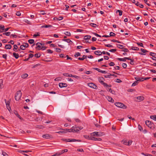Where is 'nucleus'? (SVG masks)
I'll use <instances>...</instances> for the list:
<instances>
[{"mask_svg": "<svg viewBox=\"0 0 156 156\" xmlns=\"http://www.w3.org/2000/svg\"><path fill=\"white\" fill-rule=\"evenodd\" d=\"M107 98L108 101L112 102H114V100L111 97L109 96H108L107 97Z\"/></svg>", "mask_w": 156, "mask_h": 156, "instance_id": "a211bd4d", "label": "nucleus"}, {"mask_svg": "<svg viewBox=\"0 0 156 156\" xmlns=\"http://www.w3.org/2000/svg\"><path fill=\"white\" fill-rule=\"evenodd\" d=\"M93 140L95 141H101L102 140V139L100 137L97 138L94 137V138H93Z\"/></svg>", "mask_w": 156, "mask_h": 156, "instance_id": "7c9ffc66", "label": "nucleus"}, {"mask_svg": "<svg viewBox=\"0 0 156 156\" xmlns=\"http://www.w3.org/2000/svg\"><path fill=\"white\" fill-rule=\"evenodd\" d=\"M13 50L15 51H17V50L18 48L17 45L16 44H15L13 45Z\"/></svg>", "mask_w": 156, "mask_h": 156, "instance_id": "bb28decb", "label": "nucleus"}, {"mask_svg": "<svg viewBox=\"0 0 156 156\" xmlns=\"http://www.w3.org/2000/svg\"><path fill=\"white\" fill-rule=\"evenodd\" d=\"M3 80L2 79L0 80V89H2L3 87Z\"/></svg>", "mask_w": 156, "mask_h": 156, "instance_id": "c756f323", "label": "nucleus"}, {"mask_svg": "<svg viewBox=\"0 0 156 156\" xmlns=\"http://www.w3.org/2000/svg\"><path fill=\"white\" fill-rule=\"evenodd\" d=\"M41 56V55L39 53L36 54L34 55V56L37 58H38L40 57Z\"/></svg>", "mask_w": 156, "mask_h": 156, "instance_id": "4c0bfd02", "label": "nucleus"}, {"mask_svg": "<svg viewBox=\"0 0 156 156\" xmlns=\"http://www.w3.org/2000/svg\"><path fill=\"white\" fill-rule=\"evenodd\" d=\"M131 49L133 50H136V51H138L139 50V49L137 47H132L131 48Z\"/></svg>", "mask_w": 156, "mask_h": 156, "instance_id": "37998d69", "label": "nucleus"}, {"mask_svg": "<svg viewBox=\"0 0 156 156\" xmlns=\"http://www.w3.org/2000/svg\"><path fill=\"white\" fill-rule=\"evenodd\" d=\"M5 101L6 105L7 108L8 110L10 112V111L11 110V107L9 106L10 102L9 101H6V99H5Z\"/></svg>", "mask_w": 156, "mask_h": 156, "instance_id": "9d476101", "label": "nucleus"}, {"mask_svg": "<svg viewBox=\"0 0 156 156\" xmlns=\"http://www.w3.org/2000/svg\"><path fill=\"white\" fill-rule=\"evenodd\" d=\"M130 60H130V64L131 65H133L134 64V61H133V60L132 59H131L130 58Z\"/></svg>", "mask_w": 156, "mask_h": 156, "instance_id": "69168bd1", "label": "nucleus"}, {"mask_svg": "<svg viewBox=\"0 0 156 156\" xmlns=\"http://www.w3.org/2000/svg\"><path fill=\"white\" fill-rule=\"evenodd\" d=\"M87 57V55H83V56L82 58L79 57L78 58V59L80 60H83L84 59L86 58Z\"/></svg>", "mask_w": 156, "mask_h": 156, "instance_id": "412c9836", "label": "nucleus"}, {"mask_svg": "<svg viewBox=\"0 0 156 156\" xmlns=\"http://www.w3.org/2000/svg\"><path fill=\"white\" fill-rule=\"evenodd\" d=\"M94 54L97 55H102L101 52L100 51H97L94 52Z\"/></svg>", "mask_w": 156, "mask_h": 156, "instance_id": "f3484780", "label": "nucleus"}, {"mask_svg": "<svg viewBox=\"0 0 156 156\" xmlns=\"http://www.w3.org/2000/svg\"><path fill=\"white\" fill-rule=\"evenodd\" d=\"M23 45L25 48H27L29 46V44L27 43H23Z\"/></svg>", "mask_w": 156, "mask_h": 156, "instance_id": "a19ab883", "label": "nucleus"}, {"mask_svg": "<svg viewBox=\"0 0 156 156\" xmlns=\"http://www.w3.org/2000/svg\"><path fill=\"white\" fill-rule=\"evenodd\" d=\"M59 87L60 88H63L66 87L67 86V84L66 83H60L58 84Z\"/></svg>", "mask_w": 156, "mask_h": 156, "instance_id": "9b49d317", "label": "nucleus"}, {"mask_svg": "<svg viewBox=\"0 0 156 156\" xmlns=\"http://www.w3.org/2000/svg\"><path fill=\"white\" fill-rule=\"evenodd\" d=\"M13 56L16 59L18 58L19 57V54L18 53H16L15 52L13 53Z\"/></svg>", "mask_w": 156, "mask_h": 156, "instance_id": "6ab92c4d", "label": "nucleus"}, {"mask_svg": "<svg viewBox=\"0 0 156 156\" xmlns=\"http://www.w3.org/2000/svg\"><path fill=\"white\" fill-rule=\"evenodd\" d=\"M63 140L66 142H81V140H76L74 139H63Z\"/></svg>", "mask_w": 156, "mask_h": 156, "instance_id": "423d86ee", "label": "nucleus"}, {"mask_svg": "<svg viewBox=\"0 0 156 156\" xmlns=\"http://www.w3.org/2000/svg\"><path fill=\"white\" fill-rule=\"evenodd\" d=\"M122 51L125 52H127L129 51V50L127 48H124L123 50H122Z\"/></svg>", "mask_w": 156, "mask_h": 156, "instance_id": "774afa93", "label": "nucleus"}, {"mask_svg": "<svg viewBox=\"0 0 156 156\" xmlns=\"http://www.w3.org/2000/svg\"><path fill=\"white\" fill-rule=\"evenodd\" d=\"M11 33L10 32H7L3 33V35H5L7 36H9L10 34Z\"/></svg>", "mask_w": 156, "mask_h": 156, "instance_id": "58836bf2", "label": "nucleus"}, {"mask_svg": "<svg viewBox=\"0 0 156 156\" xmlns=\"http://www.w3.org/2000/svg\"><path fill=\"white\" fill-rule=\"evenodd\" d=\"M34 55L32 54H30L29 55L28 58H32L34 56Z\"/></svg>", "mask_w": 156, "mask_h": 156, "instance_id": "e2e57ef3", "label": "nucleus"}, {"mask_svg": "<svg viewBox=\"0 0 156 156\" xmlns=\"http://www.w3.org/2000/svg\"><path fill=\"white\" fill-rule=\"evenodd\" d=\"M5 27L4 25L0 24V29H2L3 31L4 30Z\"/></svg>", "mask_w": 156, "mask_h": 156, "instance_id": "49530a36", "label": "nucleus"}, {"mask_svg": "<svg viewBox=\"0 0 156 156\" xmlns=\"http://www.w3.org/2000/svg\"><path fill=\"white\" fill-rule=\"evenodd\" d=\"M124 144L127 145H128V142L126 140H123L122 141Z\"/></svg>", "mask_w": 156, "mask_h": 156, "instance_id": "79ce46f5", "label": "nucleus"}, {"mask_svg": "<svg viewBox=\"0 0 156 156\" xmlns=\"http://www.w3.org/2000/svg\"><path fill=\"white\" fill-rule=\"evenodd\" d=\"M150 55L152 56L153 58H156V54L154 52H150Z\"/></svg>", "mask_w": 156, "mask_h": 156, "instance_id": "a878e982", "label": "nucleus"}, {"mask_svg": "<svg viewBox=\"0 0 156 156\" xmlns=\"http://www.w3.org/2000/svg\"><path fill=\"white\" fill-rule=\"evenodd\" d=\"M141 51L143 52V53H145V52H148V51L146 50H144L143 48L141 49Z\"/></svg>", "mask_w": 156, "mask_h": 156, "instance_id": "3c124183", "label": "nucleus"}, {"mask_svg": "<svg viewBox=\"0 0 156 156\" xmlns=\"http://www.w3.org/2000/svg\"><path fill=\"white\" fill-rule=\"evenodd\" d=\"M144 78L143 77H140L139 78L138 80V81H144Z\"/></svg>", "mask_w": 156, "mask_h": 156, "instance_id": "603ef678", "label": "nucleus"}, {"mask_svg": "<svg viewBox=\"0 0 156 156\" xmlns=\"http://www.w3.org/2000/svg\"><path fill=\"white\" fill-rule=\"evenodd\" d=\"M83 137L86 139H89V137L90 136L88 135H84Z\"/></svg>", "mask_w": 156, "mask_h": 156, "instance_id": "052dcab7", "label": "nucleus"}, {"mask_svg": "<svg viewBox=\"0 0 156 156\" xmlns=\"http://www.w3.org/2000/svg\"><path fill=\"white\" fill-rule=\"evenodd\" d=\"M90 25L91 26L93 27H96V26L97 25L96 24L94 23H90Z\"/></svg>", "mask_w": 156, "mask_h": 156, "instance_id": "5fc2aeb1", "label": "nucleus"}, {"mask_svg": "<svg viewBox=\"0 0 156 156\" xmlns=\"http://www.w3.org/2000/svg\"><path fill=\"white\" fill-rule=\"evenodd\" d=\"M30 151H19L18 152L21 153L23 154V153H28L29 152H31Z\"/></svg>", "mask_w": 156, "mask_h": 156, "instance_id": "4be33fe9", "label": "nucleus"}, {"mask_svg": "<svg viewBox=\"0 0 156 156\" xmlns=\"http://www.w3.org/2000/svg\"><path fill=\"white\" fill-rule=\"evenodd\" d=\"M44 126H36V128H39V129H43V128H44Z\"/></svg>", "mask_w": 156, "mask_h": 156, "instance_id": "a18cd8bd", "label": "nucleus"}, {"mask_svg": "<svg viewBox=\"0 0 156 156\" xmlns=\"http://www.w3.org/2000/svg\"><path fill=\"white\" fill-rule=\"evenodd\" d=\"M119 12V15L120 16H121L122 15V11L121 10H117L116 12L117 13V12Z\"/></svg>", "mask_w": 156, "mask_h": 156, "instance_id": "72a5a7b5", "label": "nucleus"}, {"mask_svg": "<svg viewBox=\"0 0 156 156\" xmlns=\"http://www.w3.org/2000/svg\"><path fill=\"white\" fill-rule=\"evenodd\" d=\"M36 45L37 46V47H36V48L38 50H40L41 49L42 47V45L44 46V44L43 43L37 42L36 44Z\"/></svg>", "mask_w": 156, "mask_h": 156, "instance_id": "0eeeda50", "label": "nucleus"}, {"mask_svg": "<svg viewBox=\"0 0 156 156\" xmlns=\"http://www.w3.org/2000/svg\"><path fill=\"white\" fill-rule=\"evenodd\" d=\"M56 51L58 52H60L61 51V50L59 48H56Z\"/></svg>", "mask_w": 156, "mask_h": 156, "instance_id": "680f3d73", "label": "nucleus"}, {"mask_svg": "<svg viewBox=\"0 0 156 156\" xmlns=\"http://www.w3.org/2000/svg\"><path fill=\"white\" fill-rule=\"evenodd\" d=\"M117 59L120 61H124L125 62L126 61V59L130 60V58L128 57H125L124 58H117Z\"/></svg>", "mask_w": 156, "mask_h": 156, "instance_id": "f8f14e48", "label": "nucleus"}, {"mask_svg": "<svg viewBox=\"0 0 156 156\" xmlns=\"http://www.w3.org/2000/svg\"><path fill=\"white\" fill-rule=\"evenodd\" d=\"M2 154L4 156H8V155L5 152L3 151Z\"/></svg>", "mask_w": 156, "mask_h": 156, "instance_id": "bf43d9fd", "label": "nucleus"}, {"mask_svg": "<svg viewBox=\"0 0 156 156\" xmlns=\"http://www.w3.org/2000/svg\"><path fill=\"white\" fill-rule=\"evenodd\" d=\"M80 53L79 52H77L74 55V56L76 57H77L79 56H80Z\"/></svg>", "mask_w": 156, "mask_h": 156, "instance_id": "e433bc0d", "label": "nucleus"}, {"mask_svg": "<svg viewBox=\"0 0 156 156\" xmlns=\"http://www.w3.org/2000/svg\"><path fill=\"white\" fill-rule=\"evenodd\" d=\"M109 86L108 87H106L107 90L109 92H110L112 94H115V92L114 90H112L110 87H111L112 86L111 85H108Z\"/></svg>", "mask_w": 156, "mask_h": 156, "instance_id": "6e6552de", "label": "nucleus"}, {"mask_svg": "<svg viewBox=\"0 0 156 156\" xmlns=\"http://www.w3.org/2000/svg\"><path fill=\"white\" fill-rule=\"evenodd\" d=\"M138 129L140 131L143 130V128L142 126L140 125H138Z\"/></svg>", "mask_w": 156, "mask_h": 156, "instance_id": "338daca9", "label": "nucleus"}, {"mask_svg": "<svg viewBox=\"0 0 156 156\" xmlns=\"http://www.w3.org/2000/svg\"><path fill=\"white\" fill-rule=\"evenodd\" d=\"M115 35V34L114 33L112 32H111L110 33V36H114Z\"/></svg>", "mask_w": 156, "mask_h": 156, "instance_id": "09e8293b", "label": "nucleus"}, {"mask_svg": "<svg viewBox=\"0 0 156 156\" xmlns=\"http://www.w3.org/2000/svg\"><path fill=\"white\" fill-rule=\"evenodd\" d=\"M122 67L124 68L125 69L127 67V65L126 63H123L122 64Z\"/></svg>", "mask_w": 156, "mask_h": 156, "instance_id": "de8ad7c7", "label": "nucleus"}, {"mask_svg": "<svg viewBox=\"0 0 156 156\" xmlns=\"http://www.w3.org/2000/svg\"><path fill=\"white\" fill-rule=\"evenodd\" d=\"M104 78L102 77H100L98 78V80L99 82L102 84H103L104 87H108V85L106 83L104 82L105 80Z\"/></svg>", "mask_w": 156, "mask_h": 156, "instance_id": "39448f33", "label": "nucleus"}, {"mask_svg": "<svg viewBox=\"0 0 156 156\" xmlns=\"http://www.w3.org/2000/svg\"><path fill=\"white\" fill-rule=\"evenodd\" d=\"M138 100V101L140 102L143 101L144 100V98L143 96H140L137 97L136 98Z\"/></svg>", "mask_w": 156, "mask_h": 156, "instance_id": "dca6fc26", "label": "nucleus"}, {"mask_svg": "<svg viewBox=\"0 0 156 156\" xmlns=\"http://www.w3.org/2000/svg\"><path fill=\"white\" fill-rule=\"evenodd\" d=\"M20 49L23 50H25V48H24L23 45H21L20 46Z\"/></svg>", "mask_w": 156, "mask_h": 156, "instance_id": "0e129e2a", "label": "nucleus"}, {"mask_svg": "<svg viewBox=\"0 0 156 156\" xmlns=\"http://www.w3.org/2000/svg\"><path fill=\"white\" fill-rule=\"evenodd\" d=\"M83 129L82 126L76 127V126H73L71 128L72 132H78Z\"/></svg>", "mask_w": 156, "mask_h": 156, "instance_id": "f03ea898", "label": "nucleus"}, {"mask_svg": "<svg viewBox=\"0 0 156 156\" xmlns=\"http://www.w3.org/2000/svg\"><path fill=\"white\" fill-rule=\"evenodd\" d=\"M68 151V150L67 149H65L64 150H62L61 151V152L58 154V155H60L64 153L65 152H67Z\"/></svg>", "mask_w": 156, "mask_h": 156, "instance_id": "393cba45", "label": "nucleus"}, {"mask_svg": "<svg viewBox=\"0 0 156 156\" xmlns=\"http://www.w3.org/2000/svg\"><path fill=\"white\" fill-rule=\"evenodd\" d=\"M28 41L30 44H33L34 42V40L33 39H29L28 40Z\"/></svg>", "mask_w": 156, "mask_h": 156, "instance_id": "f704fd0d", "label": "nucleus"}, {"mask_svg": "<svg viewBox=\"0 0 156 156\" xmlns=\"http://www.w3.org/2000/svg\"><path fill=\"white\" fill-rule=\"evenodd\" d=\"M12 48L11 45L10 44H6L5 46V49H10Z\"/></svg>", "mask_w": 156, "mask_h": 156, "instance_id": "aec40b11", "label": "nucleus"}, {"mask_svg": "<svg viewBox=\"0 0 156 156\" xmlns=\"http://www.w3.org/2000/svg\"><path fill=\"white\" fill-rule=\"evenodd\" d=\"M94 69L98 71V72H100L102 73H107V72L105 71H103L100 70V69L98 68H94L93 69Z\"/></svg>", "mask_w": 156, "mask_h": 156, "instance_id": "4468645a", "label": "nucleus"}, {"mask_svg": "<svg viewBox=\"0 0 156 156\" xmlns=\"http://www.w3.org/2000/svg\"><path fill=\"white\" fill-rule=\"evenodd\" d=\"M24 21L25 23H27V24H31L30 22L27 20H25Z\"/></svg>", "mask_w": 156, "mask_h": 156, "instance_id": "6e6d98bb", "label": "nucleus"}, {"mask_svg": "<svg viewBox=\"0 0 156 156\" xmlns=\"http://www.w3.org/2000/svg\"><path fill=\"white\" fill-rule=\"evenodd\" d=\"M105 46L106 47H113V46L111 44H105Z\"/></svg>", "mask_w": 156, "mask_h": 156, "instance_id": "13d9d810", "label": "nucleus"}, {"mask_svg": "<svg viewBox=\"0 0 156 156\" xmlns=\"http://www.w3.org/2000/svg\"><path fill=\"white\" fill-rule=\"evenodd\" d=\"M138 80H137L136 81H135L133 84L132 85V86H134L137 84H138Z\"/></svg>", "mask_w": 156, "mask_h": 156, "instance_id": "2f4dec72", "label": "nucleus"}, {"mask_svg": "<svg viewBox=\"0 0 156 156\" xmlns=\"http://www.w3.org/2000/svg\"><path fill=\"white\" fill-rule=\"evenodd\" d=\"M14 113L15 114V115L19 118L20 119H21V117L20 115L18 114V113L16 112H14Z\"/></svg>", "mask_w": 156, "mask_h": 156, "instance_id": "ea45409f", "label": "nucleus"}, {"mask_svg": "<svg viewBox=\"0 0 156 156\" xmlns=\"http://www.w3.org/2000/svg\"><path fill=\"white\" fill-rule=\"evenodd\" d=\"M22 96V93L21 90L17 91L15 94V99L16 101H18L20 99Z\"/></svg>", "mask_w": 156, "mask_h": 156, "instance_id": "f257e3e1", "label": "nucleus"}, {"mask_svg": "<svg viewBox=\"0 0 156 156\" xmlns=\"http://www.w3.org/2000/svg\"><path fill=\"white\" fill-rule=\"evenodd\" d=\"M150 118L151 119L156 121V115H151L150 116Z\"/></svg>", "mask_w": 156, "mask_h": 156, "instance_id": "473e14b6", "label": "nucleus"}, {"mask_svg": "<svg viewBox=\"0 0 156 156\" xmlns=\"http://www.w3.org/2000/svg\"><path fill=\"white\" fill-rule=\"evenodd\" d=\"M63 41L67 42V43H69L70 44H72L73 43V42L69 39H64L62 40Z\"/></svg>", "mask_w": 156, "mask_h": 156, "instance_id": "2eb2a0df", "label": "nucleus"}, {"mask_svg": "<svg viewBox=\"0 0 156 156\" xmlns=\"http://www.w3.org/2000/svg\"><path fill=\"white\" fill-rule=\"evenodd\" d=\"M42 137L44 138L48 139L49 138H52V136L51 135H49L48 134H44L42 136Z\"/></svg>", "mask_w": 156, "mask_h": 156, "instance_id": "ddd939ff", "label": "nucleus"}, {"mask_svg": "<svg viewBox=\"0 0 156 156\" xmlns=\"http://www.w3.org/2000/svg\"><path fill=\"white\" fill-rule=\"evenodd\" d=\"M145 123L147 126L150 128L153 129L155 128L154 124L153 123H152L151 121L147 120L145 121Z\"/></svg>", "mask_w": 156, "mask_h": 156, "instance_id": "7ed1b4c3", "label": "nucleus"}, {"mask_svg": "<svg viewBox=\"0 0 156 156\" xmlns=\"http://www.w3.org/2000/svg\"><path fill=\"white\" fill-rule=\"evenodd\" d=\"M116 51V49H111L110 50H109V51L112 52H114L115 51Z\"/></svg>", "mask_w": 156, "mask_h": 156, "instance_id": "4d7b16f0", "label": "nucleus"}, {"mask_svg": "<svg viewBox=\"0 0 156 156\" xmlns=\"http://www.w3.org/2000/svg\"><path fill=\"white\" fill-rule=\"evenodd\" d=\"M115 105L117 107L121 108H127V106L126 105L121 102H116L115 103Z\"/></svg>", "mask_w": 156, "mask_h": 156, "instance_id": "20e7f679", "label": "nucleus"}, {"mask_svg": "<svg viewBox=\"0 0 156 156\" xmlns=\"http://www.w3.org/2000/svg\"><path fill=\"white\" fill-rule=\"evenodd\" d=\"M63 75L66 77H69V74L67 73H65L63 74Z\"/></svg>", "mask_w": 156, "mask_h": 156, "instance_id": "864d4df0", "label": "nucleus"}, {"mask_svg": "<svg viewBox=\"0 0 156 156\" xmlns=\"http://www.w3.org/2000/svg\"><path fill=\"white\" fill-rule=\"evenodd\" d=\"M28 76V75L27 73H24L21 75V77L22 78L25 79L27 78Z\"/></svg>", "mask_w": 156, "mask_h": 156, "instance_id": "b1692460", "label": "nucleus"}, {"mask_svg": "<svg viewBox=\"0 0 156 156\" xmlns=\"http://www.w3.org/2000/svg\"><path fill=\"white\" fill-rule=\"evenodd\" d=\"M136 44L138 45H139L142 47H144L142 43L137 42Z\"/></svg>", "mask_w": 156, "mask_h": 156, "instance_id": "8fccbe9b", "label": "nucleus"}, {"mask_svg": "<svg viewBox=\"0 0 156 156\" xmlns=\"http://www.w3.org/2000/svg\"><path fill=\"white\" fill-rule=\"evenodd\" d=\"M91 37L90 36V35H86L84 37V39L85 40H87L89 39Z\"/></svg>", "mask_w": 156, "mask_h": 156, "instance_id": "cd10ccee", "label": "nucleus"}, {"mask_svg": "<svg viewBox=\"0 0 156 156\" xmlns=\"http://www.w3.org/2000/svg\"><path fill=\"white\" fill-rule=\"evenodd\" d=\"M99 133V132H94L91 134H92V135L94 136H98V134Z\"/></svg>", "mask_w": 156, "mask_h": 156, "instance_id": "5701e85b", "label": "nucleus"}, {"mask_svg": "<svg viewBox=\"0 0 156 156\" xmlns=\"http://www.w3.org/2000/svg\"><path fill=\"white\" fill-rule=\"evenodd\" d=\"M52 26L49 25H47L42 26L41 28H47L50 27H51Z\"/></svg>", "mask_w": 156, "mask_h": 156, "instance_id": "c85d7f7f", "label": "nucleus"}, {"mask_svg": "<svg viewBox=\"0 0 156 156\" xmlns=\"http://www.w3.org/2000/svg\"><path fill=\"white\" fill-rule=\"evenodd\" d=\"M64 34L66 35V36H71V34L68 31H66L65 33Z\"/></svg>", "mask_w": 156, "mask_h": 156, "instance_id": "c9c22d12", "label": "nucleus"}, {"mask_svg": "<svg viewBox=\"0 0 156 156\" xmlns=\"http://www.w3.org/2000/svg\"><path fill=\"white\" fill-rule=\"evenodd\" d=\"M104 135V133L103 132H99V133L98 134V136H101Z\"/></svg>", "mask_w": 156, "mask_h": 156, "instance_id": "c03bdc74", "label": "nucleus"}, {"mask_svg": "<svg viewBox=\"0 0 156 156\" xmlns=\"http://www.w3.org/2000/svg\"><path fill=\"white\" fill-rule=\"evenodd\" d=\"M88 85L89 87L94 89H97V86L92 83H88Z\"/></svg>", "mask_w": 156, "mask_h": 156, "instance_id": "1a4fd4ad", "label": "nucleus"}]
</instances>
